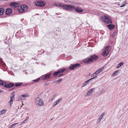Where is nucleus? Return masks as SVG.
<instances>
[{"label": "nucleus", "instance_id": "nucleus-1", "mask_svg": "<svg viewBox=\"0 0 128 128\" xmlns=\"http://www.w3.org/2000/svg\"><path fill=\"white\" fill-rule=\"evenodd\" d=\"M98 58V56L94 54L84 59L83 61L84 64H89L96 61Z\"/></svg>", "mask_w": 128, "mask_h": 128}, {"label": "nucleus", "instance_id": "nucleus-2", "mask_svg": "<svg viewBox=\"0 0 128 128\" xmlns=\"http://www.w3.org/2000/svg\"><path fill=\"white\" fill-rule=\"evenodd\" d=\"M62 6L64 9L69 11H72L75 9V7L74 6L70 4H64Z\"/></svg>", "mask_w": 128, "mask_h": 128}, {"label": "nucleus", "instance_id": "nucleus-3", "mask_svg": "<svg viewBox=\"0 0 128 128\" xmlns=\"http://www.w3.org/2000/svg\"><path fill=\"white\" fill-rule=\"evenodd\" d=\"M35 103L37 106H42L44 105V103L42 100L38 97L35 98Z\"/></svg>", "mask_w": 128, "mask_h": 128}, {"label": "nucleus", "instance_id": "nucleus-4", "mask_svg": "<svg viewBox=\"0 0 128 128\" xmlns=\"http://www.w3.org/2000/svg\"><path fill=\"white\" fill-rule=\"evenodd\" d=\"M28 6L26 5H23V6H21L20 8L18 9V10L19 12L21 13H23L25 12H28Z\"/></svg>", "mask_w": 128, "mask_h": 128}, {"label": "nucleus", "instance_id": "nucleus-5", "mask_svg": "<svg viewBox=\"0 0 128 128\" xmlns=\"http://www.w3.org/2000/svg\"><path fill=\"white\" fill-rule=\"evenodd\" d=\"M110 18V17L109 18L106 16H102V18L104 22L108 24L112 23V21Z\"/></svg>", "mask_w": 128, "mask_h": 128}, {"label": "nucleus", "instance_id": "nucleus-6", "mask_svg": "<svg viewBox=\"0 0 128 128\" xmlns=\"http://www.w3.org/2000/svg\"><path fill=\"white\" fill-rule=\"evenodd\" d=\"M80 66V64L79 63H76L74 64H71L69 66V69L71 70H74L77 68H78Z\"/></svg>", "mask_w": 128, "mask_h": 128}, {"label": "nucleus", "instance_id": "nucleus-7", "mask_svg": "<svg viewBox=\"0 0 128 128\" xmlns=\"http://www.w3.org/2000/svg\"><path fill=\"white\" fill-rule=\"evenodd\" d=\"M14 86V84L11 82H6V84L4 86V88H10L13 87Z\"/></svg>", "mask_w": 128, "mask_h": 128}, {"label": "nucleus", "instance_id": "nucleus-8", "mask_svg": "<svg viewBox=\"0 0 128 128\" xmlns=\"http://www.w3.org/2000/svg\"><path fill=\"white\" fill-rule=\"evenodd\" d=\"M46 3L44 2L41 0L39 1L36 2L35 5L37 6L40 7H43L45 6Z\"/></svg>", "mask_w": 128, "mask_h": 128}, {"label": "nucleus", "instance_id": "nucleus-9", "mask_svg": "<svg viewBox=\"0 0 128 128\" xmlns=\"http://www.w3.org/2000/svg\"><path fill=\"white\" fill-rule=\"evenodd\" d=\"M110 47V46H106L105 47V49H103V52L102 53V54L103 56L105 57L108 55V53L107 52V51L108 50V49Z\"/></svg>", "mask_w": 128, "mask_h": 128}, {"label": "nucleus", "instance_id": "nucleus-10", "mask_svg": "<svg viewBox=\"0 0 128 128\" xmlns=\"http://www.w3.org/2000/svg\"><path fill=\"white\" fill-rule=\"evenodd\" d=\"M51 75V74H49L43 75L42 76V80H45L48 79L50 77Z\"/></svg>", "mask_w": 128, "mask_h": 128}, {"label": "nucleus", "instance_id": "nucleus-11", "mask_svg": "<svg viewBox=\"0 0 128 128\" xmlns=\"http://www.w3.org/2000/svg\"><path fill=\"white\" fill-rule=\"evenodd\" d=\"M12 12V8H6L5 12L6 14L8 16L10 15Z\"/></svg>", "mask_w": 128, "mask_h": 128}, {"label": "nucleus", "instance_id": "nucleus-12", "mask_svg": "<svg viewBox=\"0 0 128 128\" xmlns=\"http://www.w3.org/2000/svg\"><path fill=\"white\" fill-rule=\"evenodd\" d=\"M74 10L76 12L79 14H80L83 11L82 9L78 7H77L76 8L75 7Z\"/></svg>", "mask_w": 128, "mask_h": 128}, {"label": "nucleus", "instance_id": "nucleus-13", "mask_svg": "<svg viewBox=\"0 0 128 128\" xmlns=\"http://www.w3.org/2000/svg\"><path fill=\"white\" fill-rule=\"evenodd\" d=\"M107 26L110 30H112L114 28L115 26L113 24H110L107 25Z\"/></svg>", "mask_w": 128, "mask_h": 128}, {"label": "nucleus", "instance_id": "nucleus-14", "mask_svg": "<svg viewBox=\"0 0 128 128\" xmlns=\"http://www.w3.org/2000/svg\"><path fill=\"white\" fill-rule=\"evenodd\" d=\"M18 4L15 2H12L10 3V5L11 7H16Z\"/></svg>", "mask_w": 128, "mask_h": 128}, {"label": "nucleus", "instance_id": "nucleus-15", "mask_svg": "<svg viewBox=\"0 0 128 128\" xmlns=\"http://www.w3.org/2000/svg\"><path fill=\"white\" fill-rule=\"evenodd\" d=\"M66 68H60L58 70L59 74L60 73H62L64 72L66 70Z\"/></svg>", "mask_w": 128, "mask_h": 128}, {"label": "nucleus", "instance_id": "nucleus-16", "mask_svg": "<svg viewBox=\"0 0 128 128\" xmlns=\"http://www.w3.org/2000/svg\"><path fill=\"white\" fill-rule=\"evenodd\" d=\"M95 88H94L90 89L88 92H87V95H86V96H88L90 95V94H91L93 92H94L95 90Z\"/></svg>", "mask_w": 128, "mask_h": 128}, {"label": "nucleus", "instance_id": "nucleus-17", "mask_svg": "<svg viewBox=\"0 0 128 128\" xmlns=\"http://www.w3.org/2000/svg\"><path fill=\"white\" fill-rule=\"evenodd\" d=\"M104 66L96 71L95 72L96 75H97L101 72L102 71V70L104 69Z\"/></svg>", "mask_w": 128, "mask_h": 128}, {"label": "nucleus", "instance_id": "nucleus-18", "mask_svg": "<svg viewBox=\"0 0 128 128\" xmlns=\"http://www.w3.org/2000/svg\"><path fill=\"white\" fill-rule=\"evenodd\" d=\"M5 10L4 8H0V16L2 15L4 12Z\"/></svg>", "mask_w": 128, "mask_h": 128}, {"label": "nucleus", "instance_id": "nucleus-19", "mask_svg": "<svg viewBox=\"0 0 128 128\" xmlns=\"http://www.w3.org/2000/svg\"><path fill=\"white\" fill-rule=\"evenodd\" d=\"M13 99H10V100L8 102V106L9 108H10L12 104Z\"/></svg>", "mask_w": 128, "mask_h": 128}, {"label": "nucleus", "instance_id": "nucleus-20", "mask_svg": "<svg viewBox=\"0 0 128 128\" xmlns=\"http://www.w3.org/2000/svg\"><path fill=\"white\" fill-rule=\"evenodd\" d=\"M6 81L0 80V86H4V85L6 84Z\"/></svg>", "mask_w": 128, "mask_h": 128}, {"label": "nucleus", "instance_id": "nucleus-21", "mask_svg": "<svg viewBox=\"0 0 128 128\" xmlns=\"http://www.w3.org/2000/svg\"><path fill=\"white\" fill-rule=\"evenodd\" d=\"M64 4H61L60 3H58V4L55 3L54 4L55 6H57L58 7H61L62 8V6L64 5Z\"/></svg>", "mask_w": 128, "mask_h": 128}, {"label": "nucleus", "instance_id": "nucleus-22", "mask_svg": "<svg viewBox=\"0 0 128 128\" xmlns=\"http://www.w3.org/2000/svg\"><path fill=\"white\" fill-rule=\"evenodd\" d=\"M22 83L21 82H16L14 84L15 86L16 87L20 86L22 85Z\"/></svg>", "mask_w": 128, "mask_h": 128}, {"label": "nucleus", "instance_id": "nucleus-23", "mask_svg": "<svg viewBox=\"0 0 128 128\" xmlns=\"http://www.w3.org/2000/svg\"><path fill=\"white\" fill-rule=\"evenodd\" d=\"M59 74V73L57 70V71L54 72L53 74V75L54 76L56 77Z\"/></svg>", "mask_w": 128, "mask_h": 128}, {"label": "nucleus", "instance_id": "nucleus-24", "mask_svg": "<svg viewBox=\"0 0 128 128\" xmlns=\"http://www.w3.org/2000/svg\"><path fill=\"white\" fill-rule=\"evenodd\" d=\"M97 76H95L94 77L92 78H91L87 80H86V81L88 82V83L89 84V83H90V82H91V80H93V79H94L95 78H96L97 77Z\"/></svg>", "mask_w": 128, "mask_h": 128}, {"label": "nucleus", "instance_id": "nucleus-25", "mask_svg": "<svg viewBox=\"0 0 128 128\" xmlns=\"http://www.w3.org/2000/svg\"><path fill=\"white\" fill-rule=\"evenodd\" d=\"M22 96L23 97V98H25L26 97H28L29 96V95L27 93L22 94Z\"/></svg>", "mask_w": 128, "mask_h": 128}, {"label": "nucleus", "instance_id": "nucleus-26", "mask_svg": "<svg viewBox=\"0 0 128 128\" xmlns=\"http://www.w3.org/2000/svg\"><path fill=\"white\" fill-rule=\"evenodd\" d=\"M116 31H114L112 33V34L110 36V38H113L115 36V34H116Z\"/></svg>", "mask_w": 128, "mask_h": 128}, {"label": "nucleus", "instance_id": "nucleus-27", "mask_svg": "<svg viewBox=\"0 0 128 128\" xmlns=\"http://www.w3.org/2000/svg\"><path fill=\"white\" fill-rule=\"evenodd\" d=\"M62 80V78H60L58 80L55 81L54 82L55 83L58 84Z\"/></svg>", "mask_w": 128, "mask_h": 128}, {"label": "nucleus", "instance_id": "nucleus-28", "mask_svg": "<svg viewBox=\"0 0 128 128\" xmlns=\"http://www.w3.org/2000/svg\"><path fill=\"white\" fill-rule=\"evenodd\" d=\"M40 80V78H38L36 79L35 80H33V81L34 82H38L39 80Z\"/></svg>", "mask_w": 128, "mask_h": 128}, {"label": "nucleus", "instance_id": "nucleus-29", "mask_svg": "<svg viewBox=\"0 0 128 128\" xmlns=\"http://www.w3.org/2000/svg\"><path fill=\"white\" fill-rule=\"evenodd\" d=\"M119 72V70H117L115 72H114L113 74H112V76H115L117 75V74L118 73V72Z\"/></svg>", "mask_w": 128, "mask_h": 128}, {"label": "nucleus", "instance_id": "nucleus-30", "mask_svg": "<svg viewBox=\"0 0 128 128\" xmlns=\"http://www.w3.org/2000/svg\"><path fill=\"white\" fill-rule=\"evenodd\" d=\"M0 63H2L4 65L5 64V63L2 61V58H0Z\"/></svg>", "mask_w": 128, "mask_h": 128}, {"label": "nucleus", "instance_id": "nucleus-31", "mask_svg": "<svg viewBox=\"0 0 128 128\" xmlns=\"http://www.w3.org/2000/svg\"><path fill=\"white\" fill-rule=\"evenodd\" d=\"M0 111H1V115L2 114H4V113H5L6 112V110H3Z\"/></svg>", "mask_w": 128, "mask_h": 128}, {"label": "nucleus", "instance_id": "nucleus-32", "mask_svg": "<svg viewBox=\"0 0 128 128\" xmlns=\"http://www.w3.org/2000/svg\"><path fill=\"white\" fill-rule=\"evenodd\" d=\"M124 64V63L123 62H120L119 64H118V65L120 66V67L122 66Z\"/></svg>", "mask_w": 128, "mask_h": 128}, {"label": "nucleus", "instance_id": "nucleus-33", "mask_svg": "<svg viewBox=\"0 0 128 128\" xmlns=\"http://www.w3.org/2000/svg\"><path fill=\"white\" fill-rule=\"evenodd\" d=\"M106 112H104L99 117L102 118L104 115L105 114Z\"/></svg>", "mask_w": 128, "mask_h": 128}, {"label": "nucleus", "instance_id": "nucleus-34", "mask_svg": "<svg viewBox=\"0 0 128 128\" xmlns=\"http://www.w3.org/2000/svg\"><path fill=\"white\" fill-rule=\"evenodd\" d=\"M126 4V2H124L122 3V5L120 6V7H122L125 6V4Z\"/></svg>", "mask_w": 128, "mask_h": 128}, {"label": "nucleus", "instance_id": "nucleus-35", "mask_svg": "<svg viewBox=\"0 0 128 128\" xmlns=\"http://www.w3.org/2000/svg\"><path fill=\"white\" fill-rule=\"evenodd\" d=\"M19 123H14L12 124L11 125L12 126V128H14V126H15L16 125H18Z\"/></svg>", "mask_w": 128, "mask_h": 128}, {"label": "nucleus", "instance_id": "nucleus-36", "mask_svg": "<svg viewBox=\"0 0 128 128\" xmlns=\"http://www.w3.org/2000/svg\"><path fill=\"white\" fill-rule=\"evenodd\" d=\"M62 98H60L58 100H56V102H57V103L58 104L59 102H60L62 100Z\"/></svg>", "mask_w": 128, "mask_h": 128}, {"label": "nucleus", "instance_id": "nucleus-37", "mask_svg": "<svg viewBox=\"0 0 128 128\" xmlns=\"http://www.w3.org/2000/svg\"><path fill=\"white\" fill-rule=\"evenodd\" d=\"M64 75V74H60L58 75V77L59 78L60 77L63 76Z\"/></svg>", "mask_w": 128, "mask_h": 128}, {"label": "nucleus", "instance_id": "nucleus-38", "mask_svg": "<svg viewBox=\"0 0 128 128\" xmlns=\"http://www.w3.org/2000/svg\"><path fill=\"white\" fill-rule=\"evenodd\" d=\"M83 84L84 85V86H85L86 85H87L88 84L87 81H86L83 83Z\"/></svg>", "mask_w": 128, "mask_h": 128}, {"label": "nucleus", "instance_id": "nucleus-39", "mask_svg": "<svg viewBox=\"0 0 128 128\" xmlns=\"http://www.w3.org/2000/svg\"><path fill=\"white\" fill-rule=\"evenodd\" d=\"M102 118H101L99 117L98 120L97 121V122H98V123H99L100 122V121L101 120Z\"/></svg>", "mask_w": 128, "mask_h": 128}, {"label": "nucleus", "instance_id": "nucleus-40", "mask_svg": "<svg viewBox=\"0 0 128 128\" xmlns=\"http://www.w3.org/2000/svg\"><path fill=\"white\" fill-rule=\"evenodd\" d=\"M104 91V90L103 88H102L101 89L100 91V94H101Z\"/></svg>", "mask_w": 128, "mask_h": 128}, {"label": "nucleus", "instance_id": "nucleus-41", "mask_svg": "<svg viewBox=\"0 0 128 128\" xmlns=\"http://www.w3.org/2000/svg\"><path fill=\"white\" fill-rule=\"evenodd\" d=\"M14 95H13L12 96H11L10 97V99H13L14 98Z\"/></svg>", "mask_w": 128, "mask_h": 128}, {"label": "nucleus", "instance_id": "nucleus-42", "mask_svg": "<svg viewBox=\"0 0 128 128\" xmlns=\"http://www.w3.org/2000/svg\"><path fill=\"white\" fill-rule=\"evenodd\" d=\"M96 74H95V72L93 74H92V75L91 76L92 77L93 76H96Z\"/></svg>", "mask_w": 128, "mask_h": 128}, {"label": "nucleus", "instance_id": "nucleus-43", "mask_svg": "<svg viewBox=\"0 0 128 128\" xmlns=\"http://www.w3.org/2000/svg\"><path fill=\"white\" fill-rule=\"evenodd\" d=\"M57 103V102H55V103H54L53 104V106H55L56 105V104H58Z\"/></svg>", "mask_w": 128, "mask_h": 128}, {"label": "nucleus", "instance_id": "nucleus-44", "mask_svg": "<svg viewBox=\"0 0 128 128\" xmlns=\"http://www.w3.org/2000/svg\"><path fill=\"white\" fill-rule=\"evenodd\" d=\"M48 84H49V82H47L45 83L44 85H48Z\"/></svg>", "mask_w": 128, "mask_h": 128}, {"label": "nucleus", "instance_id": "nucleus-45", "mask_svg": "<svg viewBox=\"0 0 128 128\" xmlns=\"http://www.w3.org/2000/svg\"><path fill=\"white\" fill-rule=\"evenodd\" d=\"M56 96V95L55 94H54L52 95V97H53L54 98Z\"/></svg>", "mask_w": 128, "mask_h": 128}, {"label": "nucleus", "instance_id": "nucleus-46", "mask_svg": "<svg viewBox=\"0 0 128 128\" xmlns=\"http://www.w3.org/2000/svg\"><path fill=\"white\" fill-rule=\"evenodd\" d=\"M26 120H24V121L22 122L24 124V123L26 122Z\"/></svg>", "mask_w": 128, "mask_h": 128}, {"label": "nucleus", "instance_id": "nucleus-47", "mask_svg": "<svg viewBox=\"0 0 128 128\" xmlns=\"http://www.w3.org/2000/svg\"><path fill=\"white\" fill-rule=\"evenodd\" d=\"M29 118V117L28 116H27L26 117V119H25V120H27Z\"/></svg>", "mask_w": 128, "mask_h": 128}, {"label": "nucleus", "instance_id": "nucleus-48", "mask_svg": "<svg viewBox=\"0 0 128 128\" xmlns=\"http://www.w3.org/2000/svg\"><path fill=\"white\" fill-rule=\"evenodd\" d=\"M12 127L11 125L9 127H8V128H12Z\"/></svg>", "mask_w": 128, "mask_h": 128}, {"label": "nucleus", "instance_id": "nucleus-49", "mask_svg": "<svg viewBox=\"0 0 128 128\" xmlns=\"http://www.w3.org/2000/svg\"><path fill=\"white\" fill-rule=\"evenodd\" d=\"M4 92V91L2 90H0V93H2L3 92Z\"/></svg>", "mask_w": 128, "mask_h": 128}, {"label": "nucleus", "instance_id": "nucleus-50", "mask_svg": "<svg viewBox=\"0 0 128 128\" xmlns=\"http://www.w3.org/2000/svg\"><path fill=\"white\" fill-rule=\"evenodd\" d=\"M52 99H50L49 100V102H52Z\"/></svg>", "mask_w": 128, "mask_h": 128}, {"label": "nucleus", "instance_id": "nucleus-51", "mask_svg": "<svg viewBox=\"0 0 128 128\" xmlns=\"http://www.w3.org/2000/svg\"><path fill=\"white\" fill-rule=\"evenodd\" d=\"M84 86H85L84 85L82 84V86L81 87L82 88Z\"/></svg>", "mask_w": 128, "mask_h": 128}, {"label": "nucleus", "instance_id": "nucleus-52", "mask_svg": "<svg viewBox=\"0 0 128 128\" xmlns=\"http://www.w3.org/2000/svg\"><path fill=\"white\" fill-rule=\"evenodd\" d=\"M119 67H120V66H119L118 65L117 66H116V68H118Z\"/></svg>", "mask_w": 128, "mask_h": 128}, {"label": "nucleus", "instance_id": "nucleus-53", "mask_svg": "<svg viewBox=\"0 0 128 128\" xmlns=\"http://www.w3.org/2000/svg\"><path fill=\"white\" fill-rule=\"evenodd\" d=\"M14 88L10 89L9 91L11 90H12L14 89Z\"/></svg>", "mask_w": 128, "mask_h": 128}, {"label": "nucleus", "instance_id": "nucleus-54", "mask_svg": "<svg viewBox=\"0 0 128 128\" xmlns=\"http://www.w3.org/2000/svg\"><path fill=\"white\" fill-rule=\"evenodd\" d=\"M54 98L53 97H52V98H51V99H52V100H54Z\"/></svg>", "mask_w": 128, "mask_h": 128}, {"label": "nucleus", "instance_id": "nucleus-55", "mask_svg": "<svg viewBox=\"0 0 128 128\" xmlns=\"http://www.w3.org/2000/svg\"><path fill=\"white\" fill-rule=\"evenodd\" d=\"M41 51L42 52L44 53V51L43 50H41Z\"/></svg>", "mask_w": 128, "mask_h": 128}, {"label": "nucleus", "instance_id": "nucleus-56", "mask_svg": "<svg viewBox=\"0 0 128 128\" xmlns=\"http://www.w3.org/2000/svg\"><path fill=\"white\" fill-rule=\"evenodd\" d=\"M24 124V123H23V122H22V123H21V124H20V125H22V124Z\"/></svg>", "mask_w": 128, "mask_h": 128}, {"label": "nucleus", "instance_id": "nucleus-57", "mask_svg": "<svg viewBox=\"0 0 128 128\" xmlns=\"http://www.w3.org/2000/svg\"><path fill=\"white\" fill-rule=\"evenodd\" d=\"M14 92H13L11 94H14Z\"/></svg>", "mask_w": 128, "mask_h": 128}, {"label": "nucleus", "instance_id": "nucleus-58", "mask_svg": "<svg viewBox=\"0 0 128 128\" xmlns=\"http://www.w3.org/2000/svg\"><path fill=\"white\" fill-rule=\"evenodd\" d=\"M0 115H1V111H0Z\"/></svg>", "mask_w": 128, "mask_h": 128}, {"label": "nucleus", "instance_id": "nucleus-59", "mask_svg": "<svg viewBox=\"0 0 128 128\" xmlns=\"http://www.w3.org/2000/svg\"><path fill=\"white\" fill-rule=\"evenodd\" d=\"M20 60H22V59H20Z\"/></svg>", "mask_w": 128, "mask_h": 128}, {"label": "nucleus", "instance_id": "nucleus-60", "mask_svg": "<svg viewBox=\"0 0 128 128\" xmlns=\"http://www.w3.org/2000/svg\"><path fill=\"white\" fill-rule=\"evenodd\" d=\"M120 4H118V5L119 6V5Z\"/></svg>", "mask_w": 128, "mask_h": 128}, {"label": "nucleus", "instance_id": "nucleus-61", "mask_svg": "<svg viewBox=\"0 0 128 128\" xmlns=\"http://www.w3.org/2000/svg\"><path fill=\"white\" fill-rule=\"evenodd\" d=\"M52 119L51 120H52Z\"/></svg>", "mask_w": 128, "mask_h": 128}]
</instances>
